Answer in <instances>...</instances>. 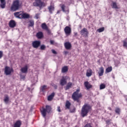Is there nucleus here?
Wrapping results in <instances>:
<instances>
[{
  "label": "nucleus",
  "instance_id": "f3484780",
  "mask_svg": "<svg viewBox=\"0 0 127 127\" xmlns=\"http://www.w3.org/2000/svg\"><path fill=\"white\" fill-rule=\"evenodd\" d=\"M48 9H49V11L50 13L52 14L53 13V11H54V9L55 8L54 7V5L51 4L48 7Z\"/></svg>",
  "mask_w": 127,
  "mask_h": 127
},
{
  "label": "nucleus",
  "instance_id": "ddd939ff",
  "mask_svg": "<svg viewBox=\"0 0 127 127\" xmlns=\"http://www.w3.org/2000/svg\"><path fill=\"white\" fill-rule=\"evenodd\" d=\"M6 4V2H5V0H0V7L1 8H5Z\"/></svg>",
  "mask_w": 127,
  "mask_h": 127
},
{
  "label": "nucleus",
  "instance_id": "a878e982",
  "mask_svg": "<svg viewBox=\"0 0 127 127\" xmlns=\"http://www.w3.org/2000/svg\"><path fill=\"white\" fill-rule=\"evenodd\" d=\"M113 70V67L112 66L108 67L107 68H106L105 73H110V72H112Z\"/></svg>",
  "mask_w": 127,
  "mask_h": 127
},
{
  "label": "nucleus",
  "instance_id": "2f4dec72",
  "mask_svg": "<svg viewBox=\"0 0 127 127\" xmlns=\"http://www.w3.org/2000/svg\"><path fill=\"white\" fill-rule=\"evenodd\" d=\"M115 113L117 114V115H120L121 109L119 108H116L115 109Z\"/></svg>",
  "mask_w": 127,
  "mask_h": 127
},
{
  "label": "nucleus",
  "instance_id": "dca6fc26",
  "mask_svg": "<svg viewBox=\"0 0 127 127\" xmlns=\"http://www.w3.org/2000/svg\"><path fill=\"white\" fill-rule=\"evenodd\" d=\"M20 71L22 73L26 74V73H27V71H28V67L27 65H25L24 67L21 68Z\"/></svg>",
  "mask_w": 127,
  "mask_h": 127
},
{
  "label": "nucleus",
  "instance_id": "a211bd4d",
  "mask_svg": "<svg viewBox=\"0 0 127 127\" xmlns=\"http://www.w3.org/2000/svg\"><path fill=\"white\" fill-rule=\"evenodd\" d=\"M64 47L68 50L72 47V45H71L70 42H65L64 43Z\"/></svg>",
  "mask_w": 127,
  "mask_h": 127
},
{
  "label": "nucleus",
  "instance_id": "6e6552de",
  "mask_svg": "<svg viewBox=\"0 0 127 127\" xmlns=\"http://www.w3.org/2000/svg\"><path fill=\"white\" fill-rule=\"evenodd\" d=\"M11 72H13V69H12V68H10L8 66H5L4 71L5 75H10V74H11Z\"/></svg>",
  "mask_w": 127,
  "mask_h": 127
},
{
  "label": "nucleus",
  "instance_id": "72a5a7b5",
  "mask_svg": "<svg viewBox=\"0 0 127 127\" xmlns=\"http://www.w3.org/2000/svg\"><path fill=\"white\" fill-rule=\"evenodd\" d=\"M104 30H105V28L102 27V28H100L97 29V32L101 33V32H103Z\"/></svg>",
  "mask_w": 127,
  "mask_h": 127
},
{
  "label": "nucleus",
  "instance_id": "4c0bfd02",
  "mask_svg": "<svg viewBox=\"0 0 127 127\" xmlns=\"http://www.w3.org/2000/svg\"><path fill=\"white\" fill-rule=\"evenodd\" d=\"M40 14V13L36 14L35 16V18H36L37 19H38V18H39Z\"/></svg>",
  "mask_w": 127,
  "mask_h": 127
},
{
  "label": "nucleus",
  "instance_id": "a19ab883",
  "mask_svg": "<svg viewBox=\"0 0 127 127\" xmlns=\"http://www.w3.org/2000/svg\"><path fill=\"white\" fill-rule=\"evenodd\" d=\"M75 111H76V109L75 108H73L72 110H70V113H74Z\"/></svg>",
  "mask_w": 127,
  "mask_h": 127
},
{
  "label": "nucleus",
  "instance_id": "79ce46f5",
  "mask_svg": "<svg viewBox=\"0 0 127 127\" xmlns=\"http://www.w3.org/2000/svg\"><path fill=\"white\" fill-rule=\"evenodd\" d=\"M57 111L60 113L61 112V109H60V107L58 106L57 108Z\"/></svg>",
  "mask_w": 127,
  "mask_h": 127
},
{
  "label": "nucleus",
  "instance_id": "de8ad7c7",
  "mask_svg": "<svg viewBox=\"0 0 127 127\" xmlns=\"http://www.w3.org/2000/svg\"><path fill=\"white\" fill-rule=\"evenodd\" d=\"M20 77L21 79H24V78H25V76L20 75Z\"/></svg>",
  "mask_w": 127,
  "mask_h": 127
},
{
  "label": "nucleus",
  "instance_id": "7ed1b4c3",
  "mask_svg": "<svg viewBox=\"0 0 127 127\" xmlns=\"http://www.w3.org/2000/svg\"><path fill=\"white\" fill-rule=\"evenodd\" d=\"M14 16L17 18H20V19L29 18L30 15L27 13H23L22 12H16L14 13Z\"/></svg>",
  "mask_w": 127,
  "mask_h": 127
},
{
  "label": "nucleus",
  "instance_id": "c9c22d12",
  "mask_svg": "<svg viewBox=\"0 0 127 127\" xmlns=\"http://www.w3.org/2000/svg\"><path fill=\"white\" fill-rule=\"evenodd\" d=\"M106 88V85L104 84H101L100 85V90H103V89H105Z\"/></svg>",
  "mask_w": 127,
  "mask_h": 127
},
{
  "label": "nucleus",
  "instance_id": "f03ea898",
  "mask_svg": "<svg viewBox=\"0 0 127 127\" xmlns=\"http://www.w3.org/2000/svg\"><path fill=\"white\" fill-rule=\"evenodd\" d=\"M21 7V3L19 2V0H15L11 6V10L12 11H16Z\"/></svg>",
  "mask_w": 127,
  "mask_h": 127
},
{
  "label": "nucleus",
  "instance_id": "1a4fd4ad",
  "mask_svg": "<svg viewBox=\"0 0 127 127\" xmlns=\"http://www.w3.org/2000/svg\"><path fill=\"white\" fill-rule=\"evenodd\" d=\"M80 34H81L83 36H88V34H89L88 30H87V29H86L85 28H84L82 30L80 31Z\"/></svg>",
  "mask_w": 127,
  "mask_h": 127
},
{
  "label": "nucleus",
  "instance_id": "cd10ccee",
  "mask_svg": "<svg viewBox=\"0 0 127 127\" xmlns=\"http://www.w3.org/2000/svg\"><path fill=\"white\" fill-rule=\"evenodd\" d=\"M61 8L63 11H64V12H66V11H67V12H69V8H67L66 10H65V5L64 4L62 5L61 6Z\"/></svg>",
  "mask_w": 127,
  "mask_h": 127
},
{
  "label": "nucleus",
  "instance_id": "bb28decb",
  "mask_svg": "<svg viewBox=\"0 0 127 127\" xmlns=\"http://www.w3.org/2000/svg\"><path fill=\"white\" fill-rule=\"evenodd\" d=\"M70 106H71V103L69 101H66L65 103V107L66 109H70Z\"/></svg>",
  "mask_w": 127,
  "mask_h": 127
},
{
  "label": "nucleus",
  "instance_id": "4be33fe9",
  "mask_svg": "<svg viewBox=\"0 0 127 127\" xmlns=\"http://www.w3.org/2000/svg\"><path fill=\"white\" fill-rule=\"evenodd\" d=\"M54 96H55V93L53 92L48 97V101H52L53 98H54Z\"/></svg>",
  "mask_w": 127,
  "mask_h": 127
},
{
  "label": "nucleus",
  "instance_id": "49530a36",
  "mask_svg": "<svg viewBox=\"0 0 127 127\" xmlns=\"http://www.w3.org/2000/svg\"><path fill=\"white\" fill-rule=\"evenodd\" d=\"M50 43H51V44H52V45L54 44V41H53V40H51V41H50Z\"/></svg>",
  "mask_w": 127,
  "mask_h": 127
},
{
  "label": "nucleus",
  "instance_id": "2eb2a0df",
  "mask_svg": "<svg viewBox=\"0 0 127 127\" xmlns=\"http://www.w3.org/2000/svg\"><path fill=\"white\" fill-rule=\"evenodd\" d=\"M84 85L86 88V90H89V89L92 88V87H93V86L91 85V84H90V83H89V82L88 81L85 82L84 83Z\"/></svg>",
  "mask_w": 127,
  "mask_h": 127
},
{
  "label": "nucleus",
  "instance_id": "09e8293b",
  "mask_svg": "<svg viewBox=\"0 0 127 127\" xmlns=\"http://www.w3.org/2000/svg\"><path fill=\"white\" fill-rule=\"evenodd\" d=\"M78 35V33L74 32V36H77Z\"/></svg>",
  "mask_w": 127,
  "mask_h": 127
},
{
  "label": "nucleus",
  "instance_id": "e433bc0d",
  "mask_svg": "<svg viewBox=\"0 0 127 127\" xmlns=\"http://www.w3.org/2000/svg\"><path fill=\"white\" fill-rule=\"evenodd\" d=\"M123 42V46L124 47H127V41H126L125 40H124Z\"/></svg>",
  "mask_w": 127,
  "mask_h": 127
},
{
  "label": "nucleus",
  "instance_id": "39448f33",
  "mask_svg": "<svg viewBox=\"0 0 127 127\" xmlns=\"http://www.w3.org/2000/svg\"><path fill=\"white\" fill-rule=\"evenodd\" d=\"M50 112H51V106L49 105H46V108H42V110H41V113L44 118H46V113H49Z\"/></svg>",
  "mask_w": 127,
  "mask_h": 127
},
{
  "label": "nucleus",
  "instance_id": "c756f323",
  "mask_svg": "<svg viewBox=\"0 0 127 127\" xmlns=\"http://www.w3.org/2000/svg\"><path fill=\"white\" fill-rule=\"evenodd\" d=\"M29 26H30L31 27H32L33 25H34V21L31 20L29 21Z\"/></svg>",
  "mask_w": 127,
  "mask_h": 127
},
{
  "label": "nucleus",
  "instance_id": "58836bf2",
  "mask_svg": "<svg viewBox=\"0 0 127 127\" xmlns=\"http://www.w3.org/2000/svg\"><path fill=\"white\" fill-rule=\"evenodd\" d=\"M3 55V53H2V51H0V59L2 58V56Z\"/></svg>",
  "mask_w": 127,
  "mask_h": 127
},
{
  "label": "nucleus",
  "instance_id": "0eeeda50",
  "mask_svg": "<svg viewBox=\"0 0 127 127\" xmlns=\"http://www.w3.org/2000/svg\"><path fill=\"white\" fill-rule=\"evenodd\" d=\"M64 31L66 36H69L72 33V29H71V27L67 26L64 28Z\"/></svg>",
  "mask_w": 127,
  "mask_h": 127
},
{
  "label": "nucleus",
  "instance_id": "393cba45",
  "mask_svg": "<svg viewBox=\"0 0 127 127\" xmlns=\"http://www.w3.org/2000/svg\"><path fill=\"white\" fill-rule=\"evenodd\" d=\"M68 72V66H64L62 68V73H66Z\"/></svg>",
  "mask_w": 127,
  "mask_h": 127
},
{
  "label": "nucleus",
  "instance_id": "20e7f679",
  "mask_svg": "<svg viewBox=\"0 0 127 127\" xmlns=\"http://www.w3.org/2000/svg\"><path fill=\"white\" fill-rule=\"evenodd\" d=\"M80 89H77L72 95L73 100L79 103V98H81L82 94L79 93Z\"/></svg>",
  "mask_w": 127,
  "mask_h": 127
},
{
  "label": "nucleus",
  "instance_id": "423d86ee",
  "mask_svg": "<svg viewBox=\"0 0 127 127\" xmlns=\"http://www.w3.org/2000/svg\"><path fill=\"white\" fill-rule=\"evenodd\" d=\"M33 4L34 6H39L40 8L44 6L43 2L41 1V0H35Z\"/></svg>",
  "mask_w": 127,
  "mask_h": 127
},
{
  "label": "nucleus",
  "instance_id": "b1692460",
  "mask_svg": "<svg viewBox=\"0 0 127 127\" xmlns=\"http://www.w3.org/2000/svg\"><path fill=\"white\" fill-rule=\"evenodd\" d=\"M20 126H21V121L18 120L14 125V127H20Z\"/></svg>",
  "mask_w": 127,
  "mask_h": 127
},
{
  "label": "nucleus",
  "instance_id": "aec40b11",
  "mask_svg": "<svg viewBox=\"0 0 127 127\" xmlns=\"http://www.w3.org/2000/svg\"><path fill=\"white\" fill-rule=\"evenodd\" d=\"M99 76L101 77L104 75V67H101L99 68V71H98Z\"/></svg>",
  "mask_w": 127,
  "mask_h": 127
},
{
  "label": "nucleus",
  "instance_id": "4468645a",
  "mask_svg": "<svg viewBox=\"0 0 127 127\" xmlns=\"http://www.w3.org/2000/svg\"><path fill=\"white\" fill-rule=\"evenodd\" d=\"M41 27L42 29H44L45 30H46L48 33H50V30H49V29H48V27L46 25V23H42L41 25Z\"/></svg>",
  "mask_w": 127,
  "mask_h": 127
},
{
  "label": "nucleus",
  "instance_id": "3c124183",
  "mask_svg": "<svg viewBox=\"0 0 127 127\" xmlns=\"http://www.w3.org/2000/svg\"><path fill=\"white\" fill-rule=\"evenodd\" d=\"M59 12H60V11H58L57 13H59Z\"/></svg>",
  "mask_w": 127,
  "mask_h": 127
},
{
  "label": "nucleus",
  "instance_id": "f257e3e1",
  "mask_svg": "<svg viewBox=\"0 0 127 127\" xmlns=\"http://www.w3.org/2000/svg\"><path fill=\"white\" fill-rule=\"evenodd\" d=\"M91 111V106L89 104H84L81 109V115L82 118H85L88 116L89 112Z\"/></svg>",
  "mask_w": 127,
  "mask_h": 127
},
{
  "label": "nucleus",
  "instance_id": "37998d69",
  "mask_svg": "<svg viewBox=\"0 0 127 127\" xmlns=\"http://www.w3.org/2000/svg\"><path fill=\"white\" fill-rule=\"evenodd\" d=\"M52 52L53 53V54H57V52L54 50H52Z\"/></svg>",
  "mask_w": 127,
  "mask_h": 127
},
{
  "label": "nucleus",
  "instance_id": "473e14b6",
  "mask_svg": "<svg viewBox=\"0 0 127 127\" xmlns=\"http://www.w3.org/2000/svg\"><path fill=\"white\" fill-rule=\"evenodd\" d=\"M8 101H9V98H8L7 96L5 97L4 99V102L6 104H8Z\"/></svg>",
  "mask_w": 127,
  "mask_h": 127
},
{
  "label": "nucleus",
  "instance_id": "a18cd8bd",
  "mask_svg": "<svg viewBox=\"0 0 127 127\" xmlns=\"http://www.w3.org/2000/svg\"><path fill=\"white\" fill-rule=\"evenodd\" d=\"M106 123L108 125H110V124H111V120H107V121H106Z\"/></svg>",
  "mask_w": 127,
  "mask_h": 127
},
{
  "label": "nucleus",
  "instance_id": "f8f14e48",
  "mask_svg": "<svg viewBox=\"0 0 127 127\" xmlns=\"http://www.w3.org/2000/svg\"><path fill=\"white\" fill-rule=\"evenodd\" d=\"M66 84H67V80L66 79L65 77L63 76L60 80V85H61V86H64Z\"/></svg>",
  "mask_w": 127,
  "mask_h": 127
},
{
  "label": "nucleus",
  "instance_id": "7c9ffc66",
  "mask_svg": "<svg viewBox=\"0 0 127 127\" xmlns=\"http://www.w3.org/2000/svg\"><path fill=\"white\" fill-rule=\"evenodd\" d=\"M72 86V82H68L66 86L65 90H69V88Z\"/></svg>",
  "mask_w": 127,
  "mask_h": 127
},
{
  "label": "nucleus",
  "instance_id": "ea45409f",
  "mask_svg": "<svg viewBox=\"0 0 127 127\" xmlns=\"http://www.w3.org/2000/svg\"><path fill=\"white\" fill-rule=\"evenodd\" d=\"M52 86H53L55 89H57V85H55L54 83H52Z\"/></svg>",
  "mask_w": 127,
  "mask_h": 127
},
{
  "label": "nucleus",
  "instance_id": "c03bdc74",
  "mask_svg": "<svg viewBox=\"0 0 127 127\" xmlns=\"http://www.w3.org/2000/svg\"><path fill=\"white\" fill-rule=\"evenodd\" d=\"M68 53L69 52L68 51H64V55H67V54H68Z\"/></svg>",
  "mask_w": 127,
  "mask_h": 127
},
{
  "label": "nucleus",
  "instance_id": "6ab92c4d",
  "mask_svg": "<svg viewBox=\"0 0 127 127\" xmlns=\"http://www.w3.org/2000/svg\"><path fill=\"white\" fill-rule=\"evenodd\" d=\"M111 6L112 8H115V9H119L120 7H119V6L117 4V2L113 1L111 3Z\"/></svg>",
  "mask_w": 127,
  "mask_h": 127
},
{
  "label": "nucleus",
  "instance_id": "f704fd0d",
  "mask_svg": "<svg viewBox=\"0 0 127 127\" xmlns=\"http://www.w3.org/2000/svg\"><path fill=\"white\" fill-rule=\"evenodd\" d=\"M46 49V46L45 45H42L40 48L41 50H45Z\"/></svg>",
  "mask_w": 127,
  "mask_h": 127
},
{
  "label": "nucleus",
  "instance_id": "9d476101",
  "mask_svg": "<svg viewBox=\"0 0 127 127\" xmlns=\"http://www.w3.org/2000/svg\"><path fill=\"white\" fill-rule=\"evenodd\" d=\"M41 42L39 41H35L32 43V46L34 48H38L40 46Z\"/></svg>",
  "mask_w": 127,
  "mask_h": 127
},
{
  "label": "nucleus",
  "instance_id": "412c9836",
  "mask_svg": "<svg viewBox=\"0 0 127 127\" xmlns=\"http://www.w3.org/2000/svg\"><path fill=\"white\" fill-rule=\"evenodd\" d=\"M92 73H93V71H92V69H87L86 72L87 77H91V76H92Z\"/></svg>",
  "mask_w": 127,
  "mask_h": 127
},
{
  "label": "nucleus",
  "instance_id": "9b49d317",
  "mask_svg": "<svg viewBox=\"0 0 127 127\" xmlns=\"http://www.w3.org/2000/svg\"><path fill=\"white\" fill-rule=\"evenodd\" d=\"M9 26L11 28H14V27H15V26H16V23L15 22V21L11 20L9 22Z\"/></svg>",
  "mask_w": 127,
  "mask_h": 127
},
{
  "label": "nucleus",
  "instance_id": "5701e85b",
  "mask_svg": "<svg viewBox=\"0 0 127 127\" xmlns=\"http://www.w3.org/2000/svg\"><path fill=\"white\" fill-rule=\"evenodd\" d=\"M36 36L37 38H38L39 39H40L42 38V37H43V33H42V32H39L37 33Z\"/></svg>",
  "mask_w": 127,
  "mask_h": 127
},
{
  "label": "nucleus",
  "instance_id": "8fccbe9b",
  "mask_svg": "<svg viewBox=\"0 0 127 127\" xmlns=\"http://www.w3.org/2000/svg\"><path fill=\"white\" fill-rule=\"evenodd\" d=\"M108 109H109V110H110V111H112V108L109 107Z\"/></svg>",
  "mask_w": 127,
  "mask_h": 127
},
{
  "label": "nucleus",
  "instance_id": "c85d7f7f",
  "mask_svg": "<svg viewBox=\"0 0 127 127\" xmlns=\"http://www.w3.org/2000/svg\"><path fill=\"white\" fill-rule=\"evenodd\" d=\"M46 89H47V85H43V86L41 87L40 90L42 92H44V91H45V90H46Z\"/></svg>",
  "mask_w": 127,
  "mask_h": 127
}]
</instances>
